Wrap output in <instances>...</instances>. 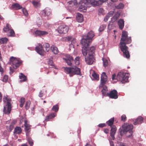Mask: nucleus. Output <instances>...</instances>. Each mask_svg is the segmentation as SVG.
I'll use <instances>...</instances> for the list:
<instances>
[{
    "label": "nucleus",
    "mask_w": 146,
    "mask_h": 146,
    "mask_svg": "<svg viewBox=\"0 0 146 146\" xmlns=\"http://www.w3.org/2000/svg\"><path fill=\"white\" fill-rule=\"evenodd\" d=\"M113 14V12L112 11L110 12L108 15L110 17L112 16Z\"/></svg>",
    "instance_id": "nucleus-53"
},
{
    "label": "nucleus",
    "mask_w": 146,
    "mask_h": 146,
    "mask_svg": "<svg viewBox=\"0 0 146 146\" xmlns=\"http://www.w3.org/2000/svg\"><path fill=\"white\" fill-rule=\"evenodd\" d=\"M100 87L103 88V89L101 91L103 95L104 96H106V92L108 91V89L107 86L104 85L102 86V85H101V84H100Z\"/></svg>",
    "instance_id": "nucleus-21"
},
{
    "label": "nucleus",
    "mask_w": 146,
    "mask_h": 146,
    "mask_svg": "<svg viewBox=\"0 0 146 146\" xmlns=\"http://www.w3.org/2000/svg\"><path fill=\"white\" fill-rule=\"evenodd\" d=\"M102 60L103 61V66L106 67L107 66L108 64V60L105 58H103Z\"/></svg>",
    "instance_id": "nucleus-34"
},
{
    "label": "nucleus",
    "mask_w": 146,
    "mask_h": 146,
    "mask_svg": "<svg viewBox=\"0 0 146 146\" xmlns=\"http://www.w3.org/2000/svg\"><path fill=\"white\" fill-rule=\"evenodd\" d=\"M67 64L69 66H71L72 65V62L73 60H64Z\"/></svg>",
    "instance_id": "nucleus-45"
},
{
    "label": "nucleus",
    "mask_w": 146,
    "mask_h": 146,
    "mask_svg": "<svg viewBox=\"0 0 146 146\" xmlns=\"http://www.w3.org/2000/svg\"><path fill=\"white\" fill-rule=\"evenodd\" d=\"M106 25H102L100 26L99 29V31L100 32L103 31L104 29L106 28Z\"/></svg>",
    "instance_id": "nucleus-39"
},
{
    "label": "nucleus",
    "mask_w": 146,
    "mask_h": 146,
    "mask_svg": "<svg viewBox=\"0 0 146 146\" xmlns=\"http://www.w3.org/2000/svg\"><path fill=\"white\" fill-rule=\"evenodd\" d=\"M107 95L110 98L116 99L118 98L117 92L115 90H113L110 92V93H107Z\"/></svg>",
    "instance_id": "nucleus-14"
},
{
    "label": "nucleus",
    "mask_w": 146,
    "mask_h": 146,
    "mask_svg": "<svg viewBox=\"0 0 146 146\" xmlns=\"http://www.w3.org/2000/svg\"><path fill=\"white\" fill-rule=\"evenodd\" d=\"M51 12V11L49 9H45L41 11V14L42 16L45 17V19H47L50 16Z\"/></svg>",
    "instance_id": "nucleus-12"
},
{
    "label": "nucleus",
    "mask_w": 146,
    "mask_h": 146,
    "mask_svg": "<svg viewBox=\"0 0 146 146\" xmlns=\"http://www.w3.org/2000/svg\"><path fill=\"white\" fill-rule=\"evenodd\" d=\"M110 146H114L113 141H110Z\"/></svg>",
    "instance_id": "nucleus-61"
},
{
    "label": "nucleus",
    "mask_w": 146,
    "mask_h": 146,
    "mask_svg": "<svg viewBox=\"0 0 146 146\" xmlns=\"http://www.w3.org/2000/svg\"><path fill=\"white\" fill-rule=\"evenodd\" d=\"M86 2L91 4L94 6H99L107 0H86Z\"/></svg>",
    "instance_id": "nucleus-11"
},
{
    "label": "nucleus",
    "mask_w": 146,
    "mask_h": 146,
    "mask_svg": "<svg viewBox=\"0 0 146 146\" xmlns=\"http://www.w3.org/2000/svg\"><path fill=\"white\" fill-rule=\"evenodd\" d=\"M80 57L79 56H77L76 57L75 60H74V62L75 64L76 65H78L80 64Z\"/></svg>",
    "instance_id": "nucleus-36"
},
{
    "label": "nucleus",
    "mask_w": 146,
    "mask_h": 146,
    "mask_svg": "<svg viewBox=\"0 0 146 146\" xmlns=\"http://www.w3.org/2000/svg\"><path fill=\"white\" fill-rule=\"evenodd\" d=\"M28 141L31 146H33V140L30 138H28Z\"/></svg>",
    "instance_id": "nucleus-43"
},
{
    "label": "nucleus",
    "mask_w": 146,
    "mask_h": 146,
    "mask_svg": "<svg viewBox=\"0 0 146 146\" xmlns=\"http://www.w3.org/2000/svg\"><path fill=\"white\" fill-rule=\"evenodd\" d=\"M76 19L78 22L81 23L83 21V16L81 13H77L76 14Z\"/></svg>",
    "instance_id": "nucleus-20"
},
{
    "label": "nucleus",
    "mask_w": 146,
    "mask_h": 146,
    "mask_svg": "<svg viewBox=\"0 0 146 146\" xmlns=\"http://www.w3.org/2000/svg\"><path fill=\"white\" fill-rule=\"evenodd\" d=\"M92 76L95 79L98 80L99 79V76L98 74L94 72L92 74Z\"/></svg>",
    "instance_id": "nucleus-42"
},
{
    "label": "nucleus",
    "mask_w": 146,
    "mask_h": 146,
    "mask_svg": "<svg viewBox=\"0 0 146 146\" xmlns=\"http://www.w3.org/2000/svg\"><path fill=\"white\" fill-rule=\"evenodd\" d=\"M43 46L45 49H44V52H48L50 49L49 44L47 43H45L44 44Z\"/></svg>",
    "instance_id": "nucleus-29"
},
{
    "label": "nucleus",
    "mask_w": 146,
    "mask_h": 146,
    "mask_svg": "<svg viewBox=\"0 0 146 146\" xmlns=\"http://www.w3.org/2000/svg\"><path fill=\"white\" fill-rule=\"evenodd\" d=\"M8 78V77L6 75L4 76L3 77V81L5 82H6Z\"/></svg>",
    "instance_id": "nucleus-49"
},
{
    "label": "nucleus",
    "mask_w": 146,
    "mask_h": 146,
    "mask_svg": "<svg viewBox=\"0 0 146 146\" xmlns=\"http://www.w3.org/2000/svg\"><path fill=\"white\" fill-rule=\"evenodd\" d=\"M75 42H76V39H73L71 43L69 44V46L70 48L72 47L74 48L75 47V45L73 44Z\"/></svg>",
    "instance_id": "nucleus-41"
},
{
    "label": "nucleus",
    "mask_w": 146,
    "mask_h": 146,
    "mask_svg": "<svg viewBox=\"0 0 146 146\" xmlns=\"http://www.w3.org/2000/svg\"><path fill=\"white\" fill-rule=\"evenodd\" d=\"M58 52L59 51L57 48L55 47V54H58Z\"/></svg>",
    "instance_id": "nucleus-60"
},
{
    "label": "nucleus",
    "mask_w": 146,
    "mask_h": 146,
    "mask_svg": "<svg viewBox=\"0 0 146 146\" xmlns=\"http://www.w3.org/2000/svg\"><path fill=\"white\" fill-rule=\"evenodd\" d=\"M54 113H51L46 117L45 120L47 121H49L50 119L53 118L54 117Z\"/></svg>",
    "instance_id": "nucleus-30"
},
{
    "label": "nucleus",
    "mask_w": 146,
    "mask_h": 146,
    "mask_svg": "<svg viewBox=\"0 0 146 146\" xmlns=\"http://www.w3.org/2000/svg\"><path fill=\"white\" fill-rule=\"evenodd\" d=\"M126 117L125 115H123L121 117V121H125L126 119Z\"/></svg>",
    "instance_id": "nucleus-47"
},
{
    "label": "nucleus",
    "mask_w": 146,
    "mask_h": 146,
    "mask_svg": "<svg viewBox=\"0 0 146 146\" xmlns=\"http://www.w3.org/2000/svg\"><path fill=\"white\" fill-rule=\"evenodd\" d=\"M12 8L15 9H19L22 8L21 6L18 3L13 4L12 6Z\"/></svg>",
    "instance_id": "nucleus-26"
},
{
    "label": "nucleus",
    "mask_w": 146,
    "mask_h": 146,
    "mask_svg": "<svg viewBox=\"0 0 146 146\" xmlns=\"http://www.w3.org/2000/svg\"><path fill=\"white\" fill-rule=\"evenodd\" d=\"M128 74L123 72H119L117 76V79L118 81H120L122 83H125L128 82Z\"/></svg>",
    "instance_id": "nucleus-7"
},
{
    "label": "nucleus",
    "mask_w": 146,
    "mask_h": 146,
    "mask_svg": "<svg viewBox=\"0 0 146 146\" xmlns=\"http://www.w3.org/2000/svg\"><path fill=\"white\" fill-rule=\"evenodd\" d=\"M64 72L70 76H72L75 74L79 75L80 74V70L79 68L74 66V67H63Z\"/></svg>",
    "instance_id": "nucleus-3"
},
{
    "label": "nucleus",
    "mask_w": 146,
    "mask_h": 146,
    "mask_svg": "<svg viewBox=\"0 0 146 146\" xmlns=\"http://www.w3.org/2000/svg\"><path fill=\"white\" fill-rule=\"evenodd\" d=\"M124 7V5L123 3H120L116 6V8L118 9H123Z\"/></svg>",
    "instance_id": "nucleus-38"
},
{
    "label": "nucleus",
    "mask_w": 146,
    "mask_h": 146,
    "mask_svg": "<svg viewBox=\"0 0 146 146\" xmlns=\"http://www.w3.org/2000/svg\"><path fill=\"white\" fill-rule=\"evenodd\" d=\"M131 42V38L130 37H128L127 32L126 31L123 32L122 33L120 43H123L125 44H129Z\"/></svg>",
    "instance_id": "nucleus-8"
},
{
    "label": "nucleus",
    "mask_w": 146,
    "mask_h": 146,
    "mask_svg": "<svg viewBox=\"0 0 146 146\" xmlns=\"http://www.w3.org/2000/svg\"><path fill=\"white\" fill-rule=\"evenodd\" d=\"M110 136H111V139L113 140L115 139L114 135L116 133L117 130L116 126L113 125L111 127Z\"/></svg>",
    "instance_id": "nucleus-17"
},
{
    "label": "nucleus",
    "mask_w": 146,
    "mask_h": 146,
    "mask_svg": "<svg viewBox=\"0 0 146 146\" xmlns=\"http://www.w3.org/2000/svg\"><path fill=\"white\" fill-rule=\"evenodd\" d=\"M48 34V33L46 31H41L39 30H37L35 32V34L36 36H41L47 35Z\"/></svg>",
    "instance_id": "nucleus-19"
},
{
    "label": "nucleus",
    "mask_w": 146,
    "mask_h": 146,
    "mask_svg": "<svg viewBox=\"0 0 146 146\" xmlns=\"http://www.w3.org/2000/svg\"><path fill=\"white\" fill-rule=\"evenodd\" d=\"M25 102V99L24 98H22L21 99L20 102L21 103L24 104Z\"/></svg>",
    "instance_id": "nucleus-55"
},
{
    "label": "nucleus",
    "mask_w": 146,
    "mask_h": 146,
    "mask_svg": "<svg viewBox=\"0 0 146 146\" xmlns=\"http://www.w3.org/2000/svg\"><path fill=\"white\" fill-rule=\"evenodd\" d=\"M32 3L35 7L37 8L39 7L40 5L39 3L36 1H33L32 2Z\"/></svg>",
    "instance_id": "nucleus-37"
},
{
    "label": "nucleus",
    "mask_w": 146,
    "mask_h": 146,
    "mask_svg": "<svg viewBox=\"0 0 146 146\" xmlns=\"http://www.w3.org/2000/svg\"><path fill=\"white\" fill-rule=\"evenodd\" d=\"M116 77V75L115 74H113L112 76V80H114L115 79V78Z\"/></svg>",
    "instance_id": "nucleus-58"
},
{
    "label": "nucleus",
    "mask_w": 146,
    "mask_h": 146,
    "mask_svg": "<svg viewBox=\"0 0 146 146\" xmlns=\"http://www.w3.org/2000/svg\"><path fill=\"white\" fill-rule=\"evenodd\" d=\"M114 118L113 117L110 119L106 122V123L110 127L113 125V124L114 122Z\"/></svg>",
    "instance_id": "nucleus-27"
},
{
    "label": "nucleus",
    "mask_w": 146,
    "mask_h": 146,
    "mask_svg": "<svg viewBox=\"0 0 146 146\" xmlns=\"http://www.w3.org/2000/svg\"><path fill=\"white\" fill-rule=\"evenodd\" d=\"M3 100L5 105L4 107L3 112L5 114H9L10 113L11 110V100L7 97H4L3 98Z\"/></svg>",
    "instance_id": "nucleus-4"
},
{
    "label": "nucleus",
    "mask_w": 146,
    "mask_h": 146,
    "mask_svg": "<svg viewBox=\"0 0 146 146\" xmlns=\"http://www.w3.org/2000/svg\"><path fill=\"white\" fill-rule=\"evenodd\" d=\"M59 109V107L58 105H55V112L58 111Z\"/></svg>",
    "instance_id": "nucleus-57"
},
{
    "label": "nucleus",
    "mask_w": 146,
    "mask_h": 146,
    "mask_svg": "<svg viewBox=\"0 0 146 146\" xmlns=\"http://www.w3.org/2000/svg\"><path fill=\"white\" fill-rule=\"evenodd\" d=\"M69 28L68 26L62 25L59 26L56 30L58 33L60 34H65L68 31Z\"/></svg>",
    "instance_id": "nucleus-10"
},
{
    "label": "nucleus",
    "mask_w": 146,
    "mask_h": 146,
    "mask_svg": "<svg viewBox=\"0 0 146 146\" xmlns=\"http://www.w3.org/2000/svg\"><path fill=\"white\" fill-rule=\"evenodd\" d=\"M7 35L8 36H13L15 35L13 30L11 28L7 33Z\"/></svg>",
    "instance_id": "nucleus-25"
},
{
    "label": "nucleus",
    "mask_w": 146,
    "mask_h": 146,
    "mask_svg": "<svg viewBox=\"0 0 146 146\" xmlns=\"http://www.w3.org/2000/svg\"><path fill=\"white\" fill-rule=\"evenodd\" d=\"M103 11V9L102 8H100L98 10L99 12L101 13H102Z\"/></svg>",
    "instance_id": "nucleus-64"
},
{
    "label": "nucleus",
    "mask_w": 146,
    "mask_h": 146,
    "mask_svg": "<svg viewBox=\"0 0 146 146\" xmlns=\"http://www.w3.org/2000/svg\"><path fill=\"white\" fill-rule=\"evenodd\" d=\"M11 28V25L7 24L6 26L3 28V30L5 32L7 33Z\"/></svg>",
    "instance_id": "nucleus-28"
},
{
    "label": "nucleus",
    "mask_w": 146,
    "mask_h": 146,
    "mask_svg": "<svg viewBox=\"0 0 146 146\" xmlns=\"http://www.w3.org/2000/svg\"><path fill=\"white\" fill-rule=\"evenodd\" d=\"M67 40L68 41H72L73 39H75L74 38H73L72 37L70 36H68L66 37Z\"/></svg>",
    "instance_id": "nucleus-46"
},
{
    "label": "nucleus",
    "mask_w": 146,
    "mask_h": 146,
    "mask_svg": "<svg viewBox=\"0 0 146 146\" xmlns=\"http://www.w3.org/2000/svg\"><path fill=\"white\" fill-rule=\"evenodd\" d=\"M48 64L50 66H53V62L51 59H50L48 61Z\"/></svg>",
    "instance_id": "nucleus-48"
},
{
    "label": "nucleus",
    "mask_w": 146,
    "mask_h": 146,
    "mask_svg": "<svg viewBox=\"0 0 146 146\" xmlns=\"http://www.w3.org/2000/svg\"><path fill=\"white\" fill-rule=\"evenodd\" d=\"M8 40L6 38H3L0 39V44L6 43Z\"/></svg>",
    "instance_id": "nucleus-35"
},
{
    "label": "nucleus",
    "mask_w": 146,
    "mask_h": 146,
    "mask_svg": "<svg viewBox=\"0 0 146 146\" xmlns=\"http://www.w3.org/2000/svg\"><path fill=\"white\" fill-rule=\"evenodd\" d=\"M94 36V34L92 31L89 32L87 36H83L82 39L81 44L82 46V51L83 55H86L87 53V50L86 47L89 46V43L92 42V39Z\"/></svg>",
    "instance_id": "nucleus-1"
},
{
    "label": "nucleus",
    "mask_w": 146,
    "mask_h": 146,
    "mask_svg": "<svg viewBox=\"0 0 146 146\" xmlns=\"http://www.w3.org/2000/svg\"><path fill=\"white\" fill-rule=\"evenodd\" d=\"M54 48L55 47L54 46H52L51 48V50H52V52H53L54 53Z\"/></svg>",
    "instance_id": "nucleus-56"
},
{
    "label": "nucleus",
    "mask_w": 146,
    "mask_h": 146,
    "mask_svg": "<svg viewBox=\"0 0 146 146\" xmlns=\"http://www.w3.org/2000/svg\"><path fill=\"white\" fill-rule=\"evenodd\" d=\"M11 64L12 67H10V73H12L14 71L13 68L16 69L18 67L21 63V61L18 58L12 57L10 59Z\"/></svg>",
    "instance_id": "nucleus-5"
},
{
    "label": "nucleus",
    "mask_w": 146,
    "mask_h": 146,
    "mask_svg": "<svg viewBox=\"0 0 146 146\" xmlns=\"http://www.w3.org/2000/svg\"><path fill=\"white\" fill-rule=\"evenodd\" d=\"M43 92L41 90L39 92V93L38 94V96L40 97H41L43 96Z\"/></svg>",
    "instance_id": "nucleus-51"
},
{
    "label": "nucleus",
    "mask_w": 146,
    "mask_h": 146,
    "mask_svg": "<svg viewBox=\"0 0 146 146\" xmlns=\"http://www.w3.org/2000/svg\"><path fill=\"white\" fill-rule=\"evenodd\" d=\"M104 132L106 133H108L109 132V130L108 129H106L104 130Z\"/></svg>",
    "instance_id": "nucleus-59"
},
{
    "label": "nucleus",
    "mask_w": 146,
    "mask_h": 146,
    "mask_svg": "<svg viewBox=\"0 0 146 146\" xmlns=\"http://www.w3.org/2000/svg\"><path fill=\"white\" fill-rule=\"evenodd\" d=\"M107 81V76L106 73L105 72H103L101 75V83L100 84H101V85H102V86H103L106 83Z\"/></svg>",
    "instance_id": "nucleus-15"
},
{
    "label": "nucleus",
    "mask_w": 146,
    "mask_h": 146,
    "mask_svg": "<svg viewBox=\"0 0 146 146\" xmlns=\"http://www.w3.org/2000/svg\"><path fill=\"white\" fill-rule=\"evenodd\" d=\"M110 17L109 16V15H107L104 19V21H106Z\"/></svg>",
    "instance_id": "nucleus-54"
},
{
    "label": "nucleus",
    "mask_w": 146,
    "mask_h": 146,
    "mask_svg": "<svg viewBox=\"0 0 146 146\" xmlns=\"http://www.w3.org/2000/svg\"><path fill=\"white\" fill-rule=\"evenodd\" d=\"M19 78L21 80L20 82H25L26 80V77L22 73H20L19 76Z\"/></svg>",
    "instance_id": "nucleus-23"
},
{
    "label": "nucleus",
    "mask_w": 146,
    "mask_h": 146,
    "mask_svg": "<svg viewBox=\"0 0 146 146\" xmlns=\"http://www.w3.org/2000/svg\"><path fill=\"white\" fill-rule=\"evenodd\" d=\"M22 131L21 129L19 127H16L14 130V133L16 134H20Z\"/></svg>",
    "instance_id": "nucleus-32"
},
{
    "label": "nucleus",
    "mask_w": 146,
    "mask_h": 146,
    "mask_svg": "<svg viewBox=\"0 0 146 146\" xmlns=\"http://www.w3.org/2000/svg\"><path fill=\"white\" fill-rule=\"evenodd\" d=\"M120 48L121 51L123 52L124 57L127 58L130 57V54L128 50V47L126 45V44L123 43H120Z\"/></svg>",
    "instance_id": "nucleus-9"
},
{
    "label": "nucleus",
    "mask_w": 146,
    "mask_h": 146,
    "mask_svg": "<svg viewBox=\"0 0 146 146\" xmlns=\"http://www.w3.org/2000/svg\"><path fill=\"white\" fill-rule=\"evenodd\" d=\"M65 58H63L64 60H73V57L68 54H66L65 55Z\"/></svg>",
    "instance_id": "nucleus-31"
},
{
    "label": "nucleus",
    "mask_w": 146,
    "mask_h": 146,
    "mask_svg": "<svg viewBox=\"0 0 146 146\" xmlns=\"http://www.w3.org/2000/svg\"><path fill=\"white\" fill-rule=\"evenodd\" d=\"M106 125L105 123H101L98 125V126L99 127H102L105 126Z\"/></svg>",
    "instance_id": "nucleus-52"
},
{
    "label": "nucleus",
    "mask_w": 146,
    "mask_h": 146,
    "mask_svg": "<svg viewBox=\"0 0 146 146\" xmlns=\"http://www.w3.org/2000/svg\"><path fill=\"white\" fill-rule=\"evenodd\" d=\"M88 46L86 47L87 52L85 56L83 55L85 57V61L86 62L89 64H91L94 62V56L96 48L94 46H92L89 49H88L87 47Z\"/></svg>",
    "instance_id": "nucleus-2"
},
{
    "label": "nucleus",
    "mask_w": 146,
    "mask_h": 146,
    "mask_svg": "<svg viewBox=\"0 0 146 146\" xmlns=\"http://www.w3.org/2000/svg\"><path fill=\"white\" fill-rule=\"evenodd\" d=\"M120 146H128L124 143H121L120 144Z\"/></svg>",
    "instance_id": "nucleus-63"
},
{
    "label": "nucleus",
    "mask_w": 146,
    "mask_h": 146,
    "mask_svg": "<svg viewBox=\"0 0 146 146\" xmlns=\"http://www.w3.org/2000/svg\"><path fill=\"white\" fill-rule=\"evenodd\" d=\"M30 104L31 102L29 101H27L26 102L25 107L26 110H28L29 108Z\"/></svg>",
    "instance_id": "nucleus-40"
},
{
    "label": "nucleus",
    "mask_w": 146,
    "mask_h": 146,
    "mask_svg": "<svg viewBox=\"0 0 146 146\" xmlns=\"http://www.w3.org/2000/svg\"><path fill=\"white\" fill-rule=\"evenodd\" d=\"M16 121H13L9 126V131H11L13 128L14 127V125L16 123Z\"/></svg>",
    "instance_id": "nucleus-33"
},
{
    "label": "nucleus",
    "mask_w": 146,
    "mask_h": 146,
    "mask_svg": "<svg viewBox=\"0 0 146 146\" xmlns=\"http://www.w3.org/2000/svg\"><path fill=\"white\" fill-rule=\"evenodd\" d=\"M38 21H37V23L38 27H39L41 24L42 20L40 19H38Z\"/></svg>",
    "instance_id": "nucleus-50"
},
{
    "label": "nucleus",
    "mask_w": 146,
    "mask_h": 146,
    "mask_svg": "<svg viewBox=\"0 0 146 146\" xmlns=\"http://www.w3.org/2000/svg\"><path fill=\"white\" fill-rule=\"evenodd\" d=\"M22 12L23 14L25 16H27L28 15V13L27 11L26 10V9L24 8L22 10Z\"/></svg>",
    "instance_id": "nucleus-44"
},
{
    "label": "nucleus",
    "mask_w": 146,
    "mask_h": 146,
    "mask_svg": "<svg viewBox=\"0 0 146 146\" xmlns=\"http://www.w3.org/2000/svg\"><path fill=\"white\" fill-rule=\"evenodd\" d=\"M3 72V69L2 67H1V66H0V72L2 74Z\"/></svg>",
    "instance_id": "nucleus-62"
},
{
    "label": "nucleus",
    "mask_w": 146,
    "mask_h": 146,
    "mask_svg": "<svg viewBox=\"0 0 146 146\" xmlns=\"http://www.w3.org/2000/svg\"><path fill=\"white\" fill-rule=\"evenodd\" d=\"M120 15V13L119 12H117L112 18V21L115 22L116 21Z\"/></svg>",
    "instance_id": "nucleus-24"
},
{
    "label": "nucleus",
    "mask_w": 146,
    "mask_h": 146,
    "mask_svg": "<svg viewBox=\"0 0 146 146\" xmlns=\"http://www.w3.org/2000/svg\"><path fill=\"white\" fill-rule=\"evenodd\" d=\"M25 131L26 132V135L27 137L28 133L30 131L31 129L30 126L28 124L27 121L25 120Z\"/></svg>",
    "instance_id": "nucleus-18"
},
{
    "label": "nucleus",
    "mask_w": 146,
    "mask_h": 146,
    "mask_svg": "<svg viewBox=\"0 0 146 146\" xmlns=\"http://www.w3.org/2000/svg\"><path fill=\"white\" fill-rule=\"evenodd\" d=\"M118 24L120 29L122 30L124 27V21L123 19H119L118 22Z\"/></svg>",
    "instance_id": "nucleus-22"
},
{
    "label": "nucleus",
    "mask_w": 146,
    "mask_h": 146,
    "mask_svg": "<svg viewBox=\"0 0 146 146\" xmlns=\"http://www.w3.org/2000/svg\"><path fill=\"white\" fill-rule=\"evenodd\" d=\"M133 121L134 125L141 124L143 122V118L141 116H139L136 119H133Z\"/></svg>",
    "instance_id": "nucleus-16"
},
{
    "label": "nucleus",
    "mask_w": 146,
    "mask_h": 146,
    "mask_svg": "<svg viewBox=\"0 0 146 146\" xmlns=\"http://www.w3.org/2000/svg\"><path fill=\"white\" fill-rule=\"evenodd\" d=\"M35 50L36 52L41 55H43L44 52V49H43L42 45L40 43L35 47Z\"/></svg>",
    "instance_id": "nucleus-13"
},
{
    "label": "nucleus",
    "mask_w": 146,
    "mask_h": 146,
    "mask_svg": "<svg viewBox=\"0 0 146 146\" xmlns=\"http://www.w3.org/2000/svg\"><path fill=\"white\" fill-rule=\"evenodd\" d=\"M123 130H121L120 132V133L121 135H123V134L125 132H127V134L128 132L130 133V135H127V137H131L132 134V129L133 128V126L132 125L129 124L127 123H125L123 125Z\"/></svg>",
    "instance_id": "nucleus-6"
}]
</instances>
